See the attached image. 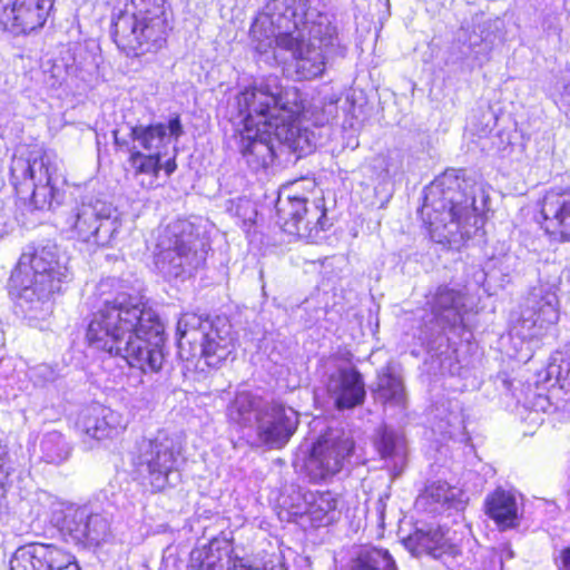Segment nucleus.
<instances>
[{
  "instance_id": "f257e3e1",
  "label": "nucleus",
  "mask_w": 570,
  "mask_h": 570,
  "mask_svg": "<svg viewBox=\"0 0 570 570\" xmlns=\"http://www.w3.org/2000/svg\"><path fill=\"white\" fill-rule=\"evenodd\" d=\"M86 340L90 347L121 357L142 373H156L165 362V325L137 294L105 297L91 314Z\"/></svg>"
},
{
  "instance_id": "f03ea898",
  "label": "nucleus",
  "mask_w": 570,
  "mask_h": 570,
  "mask_svg": "<svg viewBox=\"0 0 570 570\" xmlns=\"http://www.w3.org/2000/svg\"><path fill=\"white\" fill-rule=\"evenodd\" d=\"M264 14L286 30L277 46L292 55L291 68L298 80L323 75L330 59L345 56L332 17L312 7L311 0H268Z\"/></svg>"
},
{
  "instance_id": "7ed1b4c3",
  "label": "nucleus",
  "mask_w": 570,
  "mask_h": 570,
  "mask_svg": "<svg viewBox=\"0 0 570 570\" xmlns=\"http://www.w3.org/2000/svg\"><path fill=\"white\" fill-rule=\"evenodd\" d=\"M475 186L450 175L426 187L420 215L433 242L459 248L479 233L484 218L475 204Z\"/></svg>"
},
{
  "instance_id": "20e7f679",
  "label": "nucleus",
  "mask_w": 570,
  "mask_h": 570,
  "mask_svg": "<svg viewBox=\"0 0 570 570\" xmlns=\"http://www.w3.org/2000/svg\"><path fill=\"white\" fill-rule=\"evenodd\" d=\"M111 35L128 57L156 53L167 42L171 29L165 0H130L115 13Z\"/></svg>"
},
{
  "instance_id": "39448f33",
  "label": "nucleus",
  "mask_w": 570,
  "mask_h": 570,
  "mask_svg": "<svg viewBox=\"0 0 570 570\" xmlns=\"http://www.w3.org/2000/svg\"><path fill=\"white\" fill-rule=\"evenodd\" d=\"M272 101L276 100L272 91H268V86H265V81L246 88L237 97L239 115L244 122V129L236 137L237 147L254 171L273 165L279 146L273 128L265 126L266 120H271Z\"/></svg>"
},
{
  "instance_id": "423d86ee",
  "label": "nucleus",
  "mask_w": 570,
  "mask_h": 570,
  "mask_svg": "<svg viewBox=\"0 0 570 570\" xmlns=\"http://www.w3.org/2000/svg\"><path fill=\"white\" fill-rule=\"evenodd\" d=\"M71 279L67 259L55 245L23 252L10 277L18 298L30 304V308L61 293Z\"/></svg>"
},
{
  "instance_id": "0eeeda50",
  "label": "nucleus",
  "mask_w": 570,
  "mask_h": 570,
  "mask_svg": "<svg viewBox=\"0 0 570 570\" xmlns=\"http://www.w3.org/2000/svg\"><path fill=\"white\" fill-rule=\"evenodd\" d=\"M177 347L181 360L203 358L207 366L219 367L235 352L236 337L226 316L203 318L185 313L177 322Z\"/></svg>"
},
{
  "instance_id": "6e6552de",
  "label": "nucleus",
  "mask_w": 570,
  "mask_h": 570,
  "mask_svg": "<svg viewBox=\"0 0 570 570\" xmlns=\"http://www.w3.org/2000/svg\"><path fill=\"white\" fill-rule=\"evenodd\" d=\"M127 128L129 132L126 137H119V131L114 130L115 145L129 153L128 163L136 177L148 175L157 178L166 149L173 140L177 141L184 135L179 116L171 117L167 122L128 124Z\"/></svg>"
},
{
  "instance_id": "1a4fd4ad",
  "label": "nucleus",
  "mask_w": 570,
  "mask_h": 570,
  "mask_svg": "<svg viewBox=\"0 0 570 570\" xmlns=\"http://www.w3.org/2000/svg\"><path fill=\"white\" fill-rule=\"evenodd\" d=\"M155 264L166 278L190 277L205 262L210 248L200 227L187 219H177L166 228Z\"/></svg>"
},
{
  "instance_id": "9d476101",
  "label": "nucleus",
  "mask_w": 570,
  "mask_h": 570,
  "mask_svg": "<svg viewBox=\"0 0 570 570\" xmlns=\"http://www.w3.org/2000/svg\"><path fill=\"white\" fill-rule=\"evenodd\" d=\"M272 91L275 100L271 104V119L265 126L274 130L275 139L279 145H286L298 157L311 154L317 144L315 131L302 127L299 117L304 110L299 91L294 88H283L277 77H268L264 80Z\"/></svg>"
},
{
  "instance_id": "9b49d317",
  "label": "nucleus",
  "mask_w": 570,
  "mask_h": 570,
  "mask_svg": "<svg viewBox=\"0 0 570 570\" xmlns=\"http://www.w3.org/2000/svg\"><path fill=\"white\" fill-rule=\"evenodd\" d=\"M502 39V22L476 13L458 30L448 62L458 65L462 71H472L490 60L492 50Z\"/></svg>"
},
{
  "instance_id": "f8f14e48",
  "label": "nucleus",
  "mask_w": 570,
  "mask_h": 570,
  "mask_svg": "<svg viewBox=\"0 0 570 570\" xmlns=\"http://www.w3.org/2000/svg\"><path fill=\"white\" fill-rule=\"evenodd\" d=\"M66 225L77 239L96 246H112L122 222L118 209L109 202L83 196L70 209Z\"/></svg>"
},
{
  "instance_id": "ddd939ff",
  "label": "nucleus",
  "mask_w": 570,
  "mask_h": 570,
  "mask_svg": "<svg viewBox=\"0 0 570 570\" xmlns=\"http://www.w3.org/2000/svg\"><path fill=\"white\" fill-rule=\"evenodd\" d=\"M180 445L165 431L138 440L131 452V464L138 476L154 491L169 484V475L176 470Z\"/></svg>"
},
{
  "instance_id": "4468645a",
  "label": "nucleus",
  "mask_w": 570,
  "mask_h": 570,
  "mask_svg": "<svg viewBox=\"0 0 570 570\" xmlns=\"http://www.w3.org/2000/svg\"><path fill=\"white\" fill-rule=\"evenodd\" d=\"M51 523L67 543L99 546L110 535L109 518L88 505L69 504L53 510Z\"/></svg>"
},
{
  "instance_id": "2eb2a0df",
  "label": "nucleus",
  "mask_w": 570,
  "mask_h": 570,
  "mask_svg": "<svg viewBox=\"0 0 570 570\" xmlns=\"http://www.w3.org/2000/svg\"><path fill=\"white\" fill-rule=\"evenodd\" d=\"M275 209L279 227L285 233L301 238L313 240L320 232L331 226L324 198H316L309 203L305 197L281 193Z\"/></svg>"
},
{
  "instance_id": "dca6fc26",
  "label": "nucleus",
  "mask_w": 570,
  "mask_h": 570,
  "mask_svg": "<svg viewBox=\"0 0 570 570\" xmlns=\"http://www.w3.org/2000/svg\"><path fill=\"white\" fill-rule=\"evenodd\" d=\"M354 440L341 429H328L313 445L305 462L308 478L318 482L341 472L354 452Z\"/></svg>"
},
{
  "instance_id": "f3484780",
  "label": "nucleus",
  "mask_w": 570,
  "mask_h": 570,
  "mask_svg": "<svg viewBox=\"0 0 570 570\" xmlns=\"http://www.w3.org/2000/svg\"><path fill=\"white\" fill-rule=\"evenodd\" d=\"M557 292L558 286L549 282H539L529 289L520 316L524 337L539 338L557 324L560 315Z\"/></svg>"
},
{
  "instance_id": "a211bd4d",
  "label": "nucleus",
  "mask_w": 570,
  "mask_h": 570,
  "mask_svg": "<svg viewBox=\"0 0 570 570\" xmlns=\"http://www.w3.org/2000/svg\"><path fill=\"white\" fill-rule=\"evenodd\" d=\"M425 307L423 323L429 338L446 330H454L463 323L464 295L456 288L438 286L426 295Z\"/></svg>"
},
{
  "instance_id": "6ab92c4d",
  "label": "nucleus",
  "mask_w": 570,
  "mask_h": 570,
  "mask_svg": "<svg viewBox=\"0 0 570 570\" xmlns=\"http://www.w3.org/2000/svg\"><path fill=\"white\" fill-rule=\"evenodd\" d=\"M298 413L282 403H266L257 411L255 431L261 445L282 449L298 426Z\"/></svg>"
},
{
  "instance_id": "aec40b11",
  "label": "nucleus",
  "mask_w": 570,
  "mask_h": 570,
  "mask_svg": "<svg viewBox=\"0 0 570 570\" xmlns=\"http://www.w3.org/2000/svg\"><path fill=\"white\" fill-rule=\"evenodd\" d=\"M10 570H80L75 557L55 544L31 543L19 548Z\"/></svg>"
},
{
  "instance_id": "412c9836",
  "label": "nucleus",
  "mask_w": 570,
  "mask_h": 570,
  "mask_svg": "<svg viewBox=\"0 0 570 570\" xmlns=\"http://www.w3.org/2000/svg\"><path fill=\"white\" fill-rule=\"evenodd\" d=\"M302 503L292 508L294 521L306 528L331 524L337 514L338 498L331 491H305L301 494Z\"/></svg>"
},
{
  "instance_id": "4be33fe9",
  "label": "nucleus",
  "mask_w": 570,
  "mask_h": 570,
  "mask_svg": "<svg viewBox=\"0 0 570 570\" xmlns=\"http://www.w3.org/2000/svg\"><path fill=\"white\" fill-rule=\"evenodd\" d=\"M537 220L546 233L570 240V185L546 193Z\"/></svg>"
},
{
  "instance_id": "5701e85b",
  "label": "nucleus",
  "mask_w": 570,
  "mask_h": 570,
  "mask_svg": "<svg viewBox=\"0 0 570 570\" xmlns=\"http://www.w3.org/2000/svg\"><path fill=\"white\" fill-rule=\"evenodd\" d=\"M327 392L338 410H350L361 405L366 395L363 377L355 367H341L331 374Z\"/></svg>"
},
{
  "instance_id": "b1692460",
  "label": "nucleus",
  "mask_w": 570,
  "mask_h": 570,
  "mask_svg": "<svg viewBox=\"0 0 570 570\" xmlns=\"http://www.w3.org/2000/svg\"><path fill=\"white\" fill-rule=\"evenodd\" d=\"M77 424L86 435L96 440L114 438L125 429L122 416L99 403L83 409Z\"/></svg>"
},
{
  "instance_id": "393cba45",
  "label": "nucleus",
  "mask_w": 570,
  "mask_h": 570,
  "mask_svg": "<svg viewBox=\"0 0 570 570\" xmlns=\"http://www.w3.org/2000/svg\"><path fill=\"white\" fill-rule=\"evenodd\" d=\"M448 534L449 530L442 527L417 528L404 540V544L415 556L425 553L434 559L453 558L459 554L460 549L451 542Z\"/></svg>"
},
{
  "instance_id": "a878e982",
  "label": "nucleus",
  "mask_w": 570,
  "mask_h": 570,
  "mask_svg": "<svg viewBox=\"0 0 570 570\" xmlns=\"http://www.w3.org/2000/svg\"><path fill=\"white\" fill-rule=\"evenodd\" d=\"M59 171V159L50 153H43L30 159L17 158L11 165L13 178L29 179L32 185L57 184L61 177Z\"/></svg>"
},
{
  "instance_id": "bb28decb",
  "label": "nucleus",
  "mask_w": 570,
  "mask_h": 570,
  "mask_svg": "<svg viewBox=\"0 0 570 570\" xmlns=\"http://www.w3.org/2000/svg\"><path fill=\"white\" fill-rule=\"evenodd\" d=\"M52 7V0H13L0 16L11 20L21 32L30 33L43 27Z\"/></svg>"
},
{
  "instance_id": "cd10ccee",
  "label": "nucleus",
  "mask_w": 570,
  "mask_h": 570,
  "mask_svg": "<svg viewBox=\"0 0 570 570\" xmlns=\"http://www.w3.org/2000/svg\"><path fill=\"white\" fill-rule=\"evenodd\" d=\"M484 509L501 531L519 527L522 520L515 494L502 488L487 495Z\"/></svg>"
},
{
  "instance_id": "c85d7f7f",
  "label": "nucleus",
  "mask_w": 570,
  "mask_h": 570,
  "mask_svg": "<svg viewBox=\"0 0 570 570\" xmlns=\"http://www.w3.org/2000/svg\"><path fill=\"white\" fill-rule=\"evenodd\" d=\"M461 504L456 489L442 481L428 484L415 500V509L430 515H439L451 509L458 510Z\"/></svg>"
},
{
  "instance_id": "c756f323",
  "label": "nucleus",
  "mask_w": 570,
  "mask_h": 570,
  "mask_svg": "<svg viewBox=\"0 0 570 570\" xmlns=\"http://www.w3.org/2000/svg\"><path fill=\"white\" fill-rule=\"evenodd\" d=\"M232 546L226 539L215 538L190 552V566L197 570H230L238 561L230 557ZM239 564H242L239 562Z\"/></svg>"
},
{
  "instance_id": "7c9ffc66",
  "label": "nucleus",
  "mask_w": 570,
  "mask_h": 570,
  "mask_svg": "<svg viewBox=\"0 0 570 570\" xmlns=\"http://www.w3.org/2000/svg\"><path fill=\"white\" fill-rule=\"evenodd\" d=\"M374 445L381 459L394 470L402 471L407 456V442L402 432L383 426L376 433Z\"/></svg>"
},
{
  "instance_id": "2f4dec72",
  "label": "nucleus",
  "mask_w": 570,
  "mask_h": 570,
  "mask_svg": "<svg viewBox=\"0 0 570 570\" xmlns=\"http://www.w3.org/2000/svg\"><path fill=\"white\" fill-rule=\"evenodd\" d=\"M285 29L272 24L262 9L261 17L254 21L250 28L252 43L261 56L272 52L271 58L275 59V50L281 49L277 46L278 38L285 32Z\"/></svg>"
},
{
  "instance_id": "473e14b6",
  "label": "nucleus",
  "mask_w": 570,
  "mask_h": 570,
  "mask_svg": "<svg viewBox=\"0 0 570 570\" xmlns=\"http://www.w3.org/2000/svg\"><path fill=\"white\" fill-rule=\"evenodd\" d=\"M350 570H399V568L387 549L364 546L351 559Z\"/></svg>"
},
{
  "instance_id": "72a5a7b5",
  "label": "nucleus",
  "mask_w": 570,
  "mask_h": 570,
  "mask_svg": "<svg viewBox=\"0 0 570 570\" xmlns=\"http://www.w3.org/2000/svg\"><path fill=\"white\" fill-rule=\"evenodd\" d=\"M261 401L247 391L238 392L227 407L229 421L247 426L252 423L253 415L262 409Z\"/></svg>"
},
{
  "instance_id": "f704fd0d",
  "label": "nucleus",
  "mask_w": 570,
  "mask_h": 570,
  "mask_svg": "<svg viewBox=\"0 0 570 570\" xmlns=\"http://www.w3.org/2000/svg\"><path fill=\"white\" fill-rule=\"evenodd\" d=\"M42 459L52 464L65 462L71 452V448L65 436L58 431H51L43 435L41 440Z\"/></svg>"
},
{
  "instance_id": "c9c22d12",
  "label": "nucleus",
  "mask_w": 570,
  "mask_h": 570,
  "mask_svg": "<svg viewBox=\"0 0 570 570\" xmlns=\"http://www.w3.org/2000/svg\"><path fill=\"white\" fill-rule=\"evenodd\" d=\"M376 397L382 402H393L397 405L404 402V385L401 377L389 370L379 374L377 389L374 391Z\"/></svg>"
},
{
  "instance_id": "e433bc0d",
  "label": "nucleus",
  "mask_w": 570,
  "mask_h": 570,
  "mask_svg": "<svg viewBox=\"0 0 570 570\" xmlns=\"http://www.w3.org/2000/svg\"><path fill=\"white\" fill-rule=\"evenodd\" d=\"M22 390L16 374L14 365L10 358L0 360V402L16 399L18 391Z\"/></svg>"
},
{
  "instance_id": "4c0bfd02",
  "label": "nucleus",
  "mask_w": 570,
  "mask_h": 570,
  "mask_svg": "<svg viewBox=\"0 0 570 570\" xmlns=\"http://www.w3.org/2000/svg\"><path fill=\"white\" fill-rule=\"evenodd\" d=\"M31 205L35 209H46L52 206L56 193V184L32 185Z\"/></svg>"
},
{
  "instance_id": "58836bf2",
  "label": "nucleus",
  "mask_w": 570,
  "mask_h": 570,
  "mask_svg": "<svg viewBox=\"0 0 570 570\" xmlns=\"http://www.w3.org/2000/svg\"><path fill=\"white\" fill-rule=\"evenodd\" d=\"M520 258L514 253H504L498 257H491L489 268L498 269L503 276H510L519 271Z\"/></svg>"
},
{
  "instance_id": "ea45409f",
  "label": "nucleus",
  "mask_w": 570,
  "mask_h": 570,
  "mask_svg": "<svg viewBox=\"0 0 570 570\" xmlns=\"http://www.w3.org/2000/svg\"><path fill=\"white\" fill-rule=\"evenodd\" d=\"M66 80V70L62 66L53 65L45 72V81L51 88H59Z\"/></svg>"
},
{
  "instance_id": "a19ab883",
  "label": "nucleus",
  "mask_w": 570,
  "mask_h": 570,
  "mask_svg": "<svg viewBox=\"0 0 570 570\" xmlns=\"http://www.w3.org/2000/svg\"><path fill=\"white\" fill-rule=\"evenodd\" d=\"M32 376L37 383L46 384L57 379L56 371L47 364H40L32 370Z\"/></svg>"
},
{
  "instance_id": "79ce46f5",
  "label": "nucleus",
  "mask_w": 570,
  "mask_h": 570,
  "mask_svg": "<svg viewBox=\"0 0 570 570\" xmlns=\"http://www.w3.org/2000/svg\"><path fill=\"white\" fill-rule=\"evenodd\" d=\"M250 207V202L246 198L229 199L227 202V210L237 217L246 218L247 209Z\"/></svg>"
},
{
  "instance_id": "37998d69",
  "label": "nucleus",
  "mask_w": 570,
  "mask_h": 570,
  "mask_svg": "<svg viewBox=\"0 0 570 570\" xmlns=\"http://www.w3.org/2000/svg\"><path fill=\"white\" fill-rule=\"evenodd\" d=\"M553 561L558 570H570V547H564L556 552Z\"/></svg>"
},
{
  "instance_id": "c03bdc74",
  "label": "nucleus",
  "mask_w": 570,
  "mask_h": 570,
  "mask_svg": "<svg viewBox=\"0 0 570 570\" xmlns=\"http://www.w3.org/2000/svg\"><path fill=\"white\" fill-rule=\"evenodd\" d=\"M499 560L501 563V568H503V563L507 560L514 558V551L512 550L509 543H503L498 548Z\"/></svg>"
},
{
  "instance_id": "a18cd8bd",
  "label": "nucleus",
  "mask_w": 570,
  "mask_h": 570,
  "mask_svg": "<svg viewBox=\"0 0 570 570\" xmlns=\"http://www.w3.org/2000/svg\"><path fill=\"white\" fill-rule=\"evenodd\" d=\"M560 99L564 106L570 107V82L563 87Z\"/></svg>"
},
{
  "instance_id": "49530a36",
  "label": "nucleus",
  "mask_w": 570,
  "mask_h": 570,
  "mask_svg": "<svg viewBox=\"0 0 570 570\" xmlns=\"http://www.w3.org/2000/svg\"><path fill=\"white\" fill-rule=\"evenodd\" d=\"M176 168L177 165L175 158L168 159L164 165V169L168 176L171 175L176 170Z\"/></svg>"
},
{
  "instance_id": "de8ad7c7",
  "label": "nucleus",
  "mask_w": 570,
  "mask_h": 570,
  "mask_svg": "<svg viewBox=\"0 0 570 570\" xmlns=\"http://www.w3.org/2000/svg\"><path fill=\"white\" fill-rule=\"evenodd\" d=\"M448 424L449 425H454V424H461L462 421H461V417H460V414H455V415H450L446 420Z\"/></svg>"
},
{
  "instance_id": "09e8293b",
  "label": "nucleus",
  "mask_w": 570,
  "mask_h": 570,
  "mask_svg": "<svg viewBox=\"0 0 570 570\" xmlns=\"http://www.w3.org/2000/svg\"><path fill=\"white\" fill-rule=\"evenodd\" d=\"M13 2V0H0V12H7L8 7Z\"/></svg>"
},
{
  "instance_id": "8fccbe9b",
  "label": "nucleus",
  "mask_w": 570,
  "mask_h": 570,
  "mask_svg": "<svg viewBox=\"0 0 570 570\" xmlns=\"http://www.w3.org/2000/svg\"><path fill=\"white\" fill-rule=\"evenodd\" d=\"M568 501H569V502H568V507H569V509H570V488H569V491H568Z\"/></svg>"
}]
</instances>
